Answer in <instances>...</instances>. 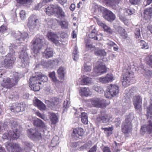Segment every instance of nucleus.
I'll return each instance as SVG.
<instances>
[{
    "mask_svg": "<svg viewBox=\"0 0 152 152\" xmlns=\"http://www.w3.org/2000/svg\"><path fill=\"white\" fill-rule=\"evenodd\" d=\"M18 48H20L19 58L21 60V61L18 63V67L24 68L29 66V60L28 53L29 50L28 49L27 45L24 44L17 46L14 44H11L9 46V52L1 62V64L3 66L8 67L13 64L15 59V50Z\"/></svg>",
    "mask_w": 152,
    "mask_h": 152,
    "instance_id": "obj_1",
    "label": "nucleus"
},
{
    "mask_svg": "<svg viewBox=\"0 0 152 152\" xmlns=\"http://www.w3.org/2000/svg\"><path fill=\"white\" fill-rule=\"evenodd\" d=\"M21 77L20 74L17 73L14 75V77L11 79L7 76L3 78L1 82V86L7 88H10L13 86L17 84L20 78Z\"/></svg>",
    "mask_w": 152,
    "mask_h": 152,
    "instance_id": "obj_2",
    "label": "nucleus"
},
{
    "mask_svg": "<svg viewBox=\"0 0 152 152\" xmlns=\"http://www.w3.org/2000/svg\"><path fill=\"white\" fill-rule=\"evenodd\" d=\"M31 47L35 53H39L43 47L44 45L46 44L44 37L41 35L39 37H34L31 42Z\"/></svg>",
    "mask_w": 152,
    "mask_h": 152,
    "instance_id": "obj_3",
    "label": "nucleus"
},
{
    "mask_svg": "<svg viewBox=\"0 0 152 152\" xmlns=\"http://www.w3.org/2000/svg\"><path fill=\"white\" fill-rule=\"evenodd\" d=\"M4 132L2 138L3 139L15 140L18 138L20 135V131L16 128L12 129L9 127V129L3 131Z\"/></svg>",
    "mask_w": 152,
    "mask_h": 152,
    "instance_id": "obj_4",
    "label": "nucleus"
},
{
    "mask_svg": "<svg viewBox=\"0 0 152 152\" xmlns=\"http://www.w3.org/2000/svg\"><path fill=\"white\" fill-rule=\"evenodd\" d=\"M134 77L133 73L130 69H124L121 77L123 86L125 87L129 85L130 81L134 78Z\"/></svg>",
    "mask_w": 152,
    "mask_h": 152,
    "instance_id": "obj_5",
    "label": "nucleus"
},
{
    "mask_svg": "<svg viewBox=\"0 0 152 152\" xmlns=\"http://www.w3.org/2000/svg\"><path fill=\"white\" fill-rule=\"evenodd\" d=\"M18 126L17 122L13 118L7 119L3 123L0 124V132L9 129V127L12 129L16 128Z\"/></svg>",
    "mask_w": 152,
    "mask_h": 152,
    "instance_id": "obj_6",
    "label": "nucleus"
},
{
    "mask_svg": "<svg viewBox=\"0 0 152 152\" xmlns=\"http://www.w3.org/2000/svg\"><path fill=\"white\" fill-rule=\"evenodd\" d=\"M119 86L115 84H110L109 85L104 93L105 97L110 99L116 96L119 94Z\"/></svg>",
    "mask_w": 152,
    "mask_h": 152,
    "instance_id": "obj_7",
    "label": "nucleus"
},
{
    "mask_svg": "<svg viewBox=\"0 0 152 152\" xmlns=\"http://www.w3.org/2000/svg\"><path fill=\"white\" fill-rule=\"evenodd\" d=\"M147 118L148 119L147 124L141 127L140 132L141 133L144 134L147 132L148 134L152 132V115L147 114Z\"/></svg>",
    "mask_w": 152,
    "mask_h": 152,
    "instance_id": "obj_8",
    "label": "nucleus"
},
{
    "mask_svg": "<svg viewBox=\"0 0 152 152\" xmlns=\"http://www.w3.org/2000/svg\"><path fill=\"white\" fill-rule=\"evenodd\" d=\"M27 26L31 30L38 29L39 28V21L37 16L34 15H31L28 18Z\"/></svg>",
    "mask_w": 152,
    "mask_h": 152,
    "instance_id": "obj_9",
    "label": "nucleus"
},
{
    "mask_svg": "<svg viewBox=\"0 0 152 152\" xmlns=\"http://www.w3.org/2000/svg\"><path fill=\"white\" fill-rule=\"evenodd\" d=\"M27 132L28 137L33 141H38L42 138L41 133L36 129H28Z\"/></svg>",
    "mask_w": 152,
    "mask_h": 152,
    "instance_id": "obj_10",
    "label": "nucleus"
},
{
    "mask_svg": "<svg viewBox=\"0 0 152 152\" xmlns=\"http://www.w3.org/2000/svg\"><path fill=\"white\" fill-rule=\"evenodd\" d=\"M11 34L17 40L20 41H25L28 37V33L26 32L19 31L16 32L12 31Z\"/></svg>",
    "mask_w": 152,
    "mask_h": 152,
    "instance_id": "obj_11",
    "label": "nucleus"
},
{
    "mask_svg": "<svg viewBox=\"0 0 152 152\" xmlns=\"http://www.w3.org/2000/svg\"><path fill=\"white\" fill-rule=\"evenodd\" d=\"M5 147L9 152H22V149L19 144L7 142L5 143Z\"/></svg>",
    "mask_w": 152,
    "mask_h": 152,
    "instance_id": "obj_12",
    "label": "nucleus"
},
{
    "mask_svg": "<svg viewBox=\"0 0 152 152\" xmlns=\"http://www.w3.org/2000/svg\"><path fill=\"white\" fill-rule=\"evenodd\" d=\"M47 37L49 40L53 42L56 45H58L59 44L61 38L54 32H48L47 35Z\"/></svg>",
    "mask_w": 152,
    "mask_h": 152,
    "instance_id": "obj_13",
    "label": "nucleus"
},
{
    "mask_svg": "<svg viewBox=\"0 0 152 152\" xmlns=\"http://www.w3.org/2000/svg\"><path fill=\"white\" fill-rule=\"evenodd\" d=\"M103 16L105 20L110 22H113L116 18L115 15L111 11L107 9L104 11Z\"/></svg>",
    "mask_w": 152,
    "mask_h": 152,
    "instance_id": "obj_14",
    "label": "nucleus"
},
{
    "mask_svg": "<svg viewBox=\"0 0 152 152\" xmlns=\"http://www.w3.org/2000/svg\"><path fill=\"white\" fill-rule=\"evenodd\" d=\"M142 100L139 96H135L133 99V104L135 109L140 112L142 110Z\"/></svg>",
    "mask_w": 152,
    "mask_h": 152,
    "instance_id": "obj_15",
    "label": "nucleus"
},
{
    "mask_svg": "<svg viewBox=\"0 0 152 152\" xmlns=\"http://www.w3.org/2000/svg\"><path fill=\"white\" fill-rule=\"evenodd\" d=\"M84 133L83 129L82 128H78L73 129L72 136L73 138L77 140L79 137H81Z\"/></svg>",
    "mask_w": 152,
    "mask_h": 152,
    "instance_id": "obj_16",
    "label": "nucleus"
},
{
    "mask_svg": "<svg viewBox=\"0 0 152 152\" xmlns=\"http://www.w3.org/2000/svg\"><path fill=\"white\" fill-rule=\"evenodd\" d=\"M57 5L56 4H52L48 6L45 9L47 14L49 16L55 15Z\"/></svg>",
    "mask_w": 152,
    "mask_h": 152,
    "instance_id": "obj_17",
    "label": "nucleus"
},
{
    "mask_svg": "<svg viewBox=\"0 0 152 152\" xmlns=\"http://www.w3.org/2000/svg\"><path fill=\"white\" fill-rule=\"evenodd\" d=\"M96 20L99 26L102 27L104 29V31L111 34H112L113 31L109 26H107L105 23H102L99 19L97 18H96Z\"/></svg>",
    "mask_w": 152,
    "mask_h": 152,
    "instance_id": "obj_18",
    "label": "nucleus"
},
{
    "mask_svg": "<svg viewBox=\"0 0 152 152\" xmlns=\"http://www.w3.org/2000/svg\"><path fill=\"white\" fill-rule=\"evenodd\" d=\"M132 125L130 123H127L124 122L122 123L121 130L124 133H128L131 130Z\"/></svg>",
    "mask_w": 152,
    "mask_h": 152,
    "instance_id": "obj_19",
    "label": "nucleus"
},
{
    "mask_svg": "<svg viewBox=\"0 0 152 152\" xmlns=\"http://www.w3.org/2000/svg\"><path fill=\"white\" fill-rule=\"evenodd\" d=\"M113 75L111 74H107L104 77L99 78V81L102 83H106L111 82L114 80Z\"/></svg>",
    "mask_w": 152,
    "mask_h": 152,
    "instance_id": "obj_20",
    "label": "nucleus"
},
{
    "mask_svg": "<svg viewBox=\"0 0 152 152\" xmlns=\"http://www.w3.org/2000/svg\"><path fill=\"white\" fill-rule=\"evenodd\" d=\"M142 15L145 20H149L152 17V8H149L145 9Z\"/></svg>",
    "mask_w": 152,
    "mask_h": 152,
    "instance_id": "obj_21",
    "label": "nucleus"
},
{
    "mask_svg": "<svg viewBox=\"0 0 152 152\" xmlns=\"http://www.w3.org/2000/svg\"><path fill=\"white\" fill-rule=\"evenodd\" d=\"M80 95L82 96L87 97L91 95V93L88 88L81 87L79 90Z\"/></svg>",
    "mask_w": 152,
    "mask_h": 152,
    "instance_id": "obj_22",
    "label": "nucleus"
},
{
    "mask_svg": "<svg viewBox=\"0 0 152 152\" xmlns=\"http://www.w3.org/2000/svg\"><path fill=\"white\" fill-rule=\"evenodd\" d=\"M55 15L58 18L62 19L65 16V14L62 8L57 5Z\"/></svg>",
    "mask_w": 152,
    "mask_h": 152,
    "instance_id": "obj_23",
    "label": "nucleus"
},
{
    "mask_svg": "<svg viewBox=\"0 0 152 152\" xmlns=\"http://www.w3.org/2000/svg\"><path fill=\"white\" fill-rule=\"evenodd\" d=\"M53 55V50L52 48L48 47L43 53V56L46 58L52 57Z\"/></svg>",
    "mask_w": 152,
    "mask_h": 152,
    "instance_id": "obj_24",
    "label": "nucleus"
},
{
    "mask_svg": "<svg viewBox=\"0 0 152 152\" xmlns=\"http://www.w3.org/2000/svg\"><path fill=\"white\" fill-rule=\"evenodd\" d=\"M107 71L105 66L103 64V63L101 62L100 64L97 69L96 68V74L98 73L99 75L106 73Z\"/></svg>",
    "mask_w": 152,
    "mask_h": 152,
    "instance_id": "obj_25",
    "label": "nucleus"
},
{
    "mask_svg": "<svg viewBox=\"0 0 152 152\" xmlns=\"http://www.w3.org/2000/svg\"><path fill=\"white\" fill-rule=\"evenodd\" d=\"M106 106L105 100L102 98H96V107L103 108Z\"/></svg>",
    "mask_w": 152,
    "mask_h": 152,
    "instance_id": "obj_26",
    "label": "nucleus"
},
{
    "mask_svg": "<svg viewBox=\"0 0 152 152\" xmlns=\"http://www.w3.org/2000/svg\"><path fill=\"white\" fill-rule=\"evenodd\" d=\"M35 105L40 110H45L46 108V106L40 100L36 98L34 101Z\"/></svg>",
    "mask_w": 152,
    "mask_h": 152,
    "instance_id": "obj_27",
    "label": "nucleus"
},
{
    "mask_svg": "<svg viewBox=\"0 0 152 152\" xmlns=\"http://www.w3.org/2000/svg\"><path fill=\"white\" fill-rule=\"evenodd\" d=\"M49 107L53 110H57L59 107L58 99H55L53 100L50 103Z\"/></svg>",
    "mask_w": 152,
    "mask_h": 152,
    "instance_id": "obj_28",
    "label": "nucleus"
},
{
    "mask_svg": "<svg viewBox=\"0 0 152 152\" xmlns=\"http://www.w3.org/2000/svg\"><path fill=\"white\" fill-rule=\"evenodd\" d=\"M107 9L101 6L96 5V14L98 16L101 15L102 14L103 15L104 11Z\"/></svg>",
    "mask_w": 152,
    "mask_h": 152,
    "instance_id": "obj_29",
    "label": "nucleus"
},
{
    "mask_svg": "<svg viewBox=\"0 0 152 152\" xmlns=\"http://www.w3.org/2000/svg\"><path fill=\"white\" fill-rule=\"evenodd\" d=\"M29 83V84L37 83H41V82H39V78L37 76V72L35 73V75L32 76L30 78Z\"/></svg>",
    "mask_w": 152,
    "mask_h": 152,
    "instance_id": "obj_30",
    "label": "nucleus"
},
{
    "mask_svg": "<svg viewBox=\"0 0 152 152\" xmlns=\"http://www.w3.org/2000/svg\"><path fill=\"white\" fill-rule=\"evenodd\" d=\"M65 70V68L64 67H61L57 70L58 77L61 80H64Z\"/></svg>",
    "mask_w": 152,
    "mask_h": 152,
    "instance_id": "obj_31",
    "label": "nucleus"
},
{
    "mask_svg": "<svg viewBox=\"0 0 152 152\" xmlns=\"http://www.w3.org/2000/svg\"><path fill=\"white\" fill-rule=\"evenodd\" d=\"M33 124L35 126L42 128L43 127L45 126V124L42 121L38 118H37L34 121Z\"/></svg>",
    "mask_w": 152,
    "mask_h": 152,
    "instance_id": "obj_32",
    "label": "nucleus"
},
{
    "mask_svg": "<svg viewBox=\"0 0 152 152\" xmlns=\"http://www.w3.org/2000/svg\"><path fill=\"white\" fill-rule=\"evenodd\" d=\"M118 31L123 38L126 39L127 37V34L125 29L121 27H119L118 28Z\"/></svg>",
    "mask_w": 152,
    "mask_h": 152,
    "instance_id": "obj_33",
    "label": "nucleus"
},
{
    "mask_svg": "<svg viewBox=\"0 0 152 152\" xmlns=\"http://www.w3.org/2000/svg\"><path fill=\"white\" fill-rule=\"evenodd\" d=\"M50 118L51 122L53 124H56L58 121V118L55 113H51L50 114Z\"/></svg>",
    "mask_w": 152,
    "mask_h": 152,
    "instance_id": "obj_34",
    "label": "nucleus"
},
{
    "mask_svg": "<svg viewBox=\"0 0 152 152\" xmlns=\"http://www.w3.org/2000/svg\"><path fill=\"white\" fill-rule=\"evenodd\" d=\"M37 76L39 78V82H42L43 83L46 82L48 80V77L45 75L42 74V73L40 72H37Z\"/></svg>",
    "mask_w": 152,
    "mask_h": 152,
    "instance_id": "obj_35",
    "label": "nucleus"
},
{
    "mask_svg": "<svg viewBox=\"0 0 152 152\" xmlns=\"http://www.w3.org/2000/svg\"><path fill=\"white\" fill-rule=\"evenodd\" d=\"M79 52L78 51V48L76 45H75L73 50V59L75 61H77L78 59L79 55Z\"/></svg>",
    "mask_w": 152,
    "mask_h": 152,
    "instance_id": "obj_36",
    "label": "nucleus"
},
{
    "mask_svg": "<svg viewBox=\"0 0 152 152\" xmlns=\"http://www.w3.org/2000/svg\"><path fill=\"white\" fill-rule=\"evenodd\" d=\"M81 120L82 122L85 124H87L88 123L87 114L84 112L81 113Z\"/></svg>",
    "mask_w": 152,
    "mask_h": 152,
    "instance_id": "obj_37",
    "label": "nucleus"
},
{
    "mask_svg": "<svg viewBox=\"0 0 152 152\" xmlns=\"http://www.w3.org/2000/svg\"><path fill=\"white\" fill-rule=\"evenodd\" d=\"M86 49L87 50L91 51L94 50L95 46L90 43L89 39L88 40L87 42H86Z\"/></svg>",
    "mask_w": 152,
    "mask_h": 152,
    "instance_id": "obj_38",
    "label": "nucleus"
},
{
    "mask_svg": "<svg viewBox=\"0 0 152 152\" xmlns=\"http://www.w3.org/2000/svg\"><path fill=\"white\" fill-rule=\"evenodd\" d=\"M134 118V114L133 113H131L126 117L124 122L127 123H130V124H131L132 121Z\"/></svg>",
    "mask_w": 152,
    "mask_h": 152,
    "instance_id": "obj_39",
    "label": "nucleus"
},
{
    "mask_svg": "<svg viewBox=\"0 0 152 152\" xmlns=\"http://www.w3.org/2000/svg\"><path fill=\"white\" fill-rule=\"evenodd\" d=\"M19 107L17 108L16 110L17 111H23L25 110L26 108V105L25 103L23 102H22L18 103Z\"/></svg>",
    "mask_w": 152,
    "mask_h": 152,
    "instance_id": "obj_40",
    "label": "nucleus"
},
{
    "mask_svg": "<svg viewBox=\"0 0 152 152\" xmlns=\"http://www.w3.org/2000/svg\"><path fill=\"white\" fill-rule=\"evenodd\" d=\"M18 3L24 5H30L32 2V0H17Z\"/></svg>",
    "mask_w": 152,
    "mask_h": 152,
    "instance_id": "obj_41",
    "label": "nucleus"
},
{
    "mask_svg": "<svg viewBox=\"0 0 152 152\" xmlns=\"http://www.w3.org/2000/svg\"><path fill=\"white\" fill-rule=\"evenodd\" d=\"M142 72L143 75L146 77H149L151 76V72L147 69H142Z\"/></svg>",
    "mask_w": 152,
    "mask_h": 152,
    "instance_id": "obj_42",
    "label": "nucleus"
},
{
    "mask_svg": "<svg viewBox=\"0 0 152 152\" xmlns=\"http://www.w3.org/2000/svg\"><path fill=\"white\" fill-rule=\"evenodd\" d=\"M91 79L88 77L83 78L81 81V83L82 85H88L91 83Z\"/></svg>",
    "mask_w": 152,
    "mask_h": 152,
    "instance_id": "obj_43",
    "label": "nucleus"
},
{
    "mask_svg": "<svg viewBox=\"0 0 152 152\" xmlns=\"http://www.w3.org/2000/svg\"><path fill=\"white\" fill-rule=\"evenodd\" d=\"M23 145L25 148L31 149L33 146V144L32 142L28 141L23 142Z\"/></svg>",
    "mask_w": 152,
    "mask_h": 152,
    "instance_id": "obj_44",
    "label": "nucleus"
},
{
    "mask_svg": "<svg viewBox=\"0 0 152 152\" xmlns=\"http://www.w3.org/2000/svg\"><path fill=\"white\" fill-rule=\"evenodd\" d=\"M41 83L32 84H30L31 85V88L34 91H38L39 90L40 88L39 86V84Z\"/></svg>",
    "mask_w": 152,
    "mask_h": 152,
    "instance_id": "obj_45",
    "label": "nucleus"
},
{
    "mask_svg": "<svg viewBox=\"0 0 152 152\" xmlns=\"http://www.w3.org/2000/svg\"><path fill=\"white\" fill-rule=\"evenodd\" d=\"M92 145V142L89 141L80 147V149H88L90 148Z\"/></svg>",
    "mask_w": 152,
    "mask_h": 152,
    "instance_id": "obj_46",
    "label": "nucleus"
},
{
    "mask_svg": "<svg viewBox=\"0 0 152 152\" xmlns=\"http://www.w3.org/2000/svg\"><path fill=\"white\" fill-rule=\"evenodd\" d=\"M100 118L103 123H106L108 122L110 120L111 118L110 116H109L107 115L106 114L102 116Z\"/></svg>",
    "mask_w": 152,
    "mask_h": 152,
    "instance_id": "obj_47",
    "label": "nucleus"
},
{
    "mask_svg": "<svg viewBox=\"0 0 152 152\" xmlns=\"http://www.w3.org/2000/svg\"><path fill=\"white\" fill-rule=\"evenodd\" d=\"M18 103H13L12 105L10 107V110L11 111L13 112H19L20 111H17L16 110L17 108H18Z\"/></svg>",
    "mask_w": 152,
    "mask_h": 152,
    "instance_id": "obj_48",
    "label": "nucleus"
},
{
    "mask_svg": "<svg viewBox=\"0 0 152 152\" xmlns=\"http://www.w3.org/2000/svg\"><path fill=\"white\" fill-rule=\"evenodd\" d=\"M106 52L104 49L99 50L96 52V54L100 56H104L106 55Z\"/></svg>",
    "mask_w": 152,
    "mask_h": 152,
    "instance_id": "obj_49",
    "label": "nucleus"
},
{
    "mask_svg": "<svg viewBox=\"0 0 152 152\" xmlns=\"http://www.w3.org/2000/svg\"><path fill=\"white\" fill-rule=\"evenodd\" d=\"M49 77L54 82H57L58 80L55 76V73L54 72L49 73Z\"/></svg>",
    "mask_w": 152,
    "mask_h": 152,
    "instance_id": "obj_50",
    "label": "nucleus"
},
{
    "mask_svg": "<svg viewBox=\"0 0 152 152\" xmlns=\"http://www.w3.org/2000/svg\"><path fill=\"white\" fill-rule=\"evenodd\" d=\"M140 45L142 49H148L149 47L148 44L143 40H140Z\"/></svg>",
    "mask_w": 152,
    "mask_h": 152,
    "instance_id": "obj_51",
    "label": "nucleus"
},
{
    "mask_svg": "<svg viewBox=\"0 0 152 152\" xmlns=\"http://www.w3.org/2000/svg\"><path fill=\"white\" fill-rule=\"evenodd\" d=\"M134 34L135 37L136 38L138 39L139 40H140L141 38L140 36V31L139 28H136L135 29Z\"/></svg>",
    "mask_w": 152,
    "mask_h": 152,
    "instance_id": "obj_52",
    "label": "nucleus"
},
{
    "mask_svg": "<svg viewBox=\"0 0 152 152\" xmlns=\"http://www.w3.org/2000/svg\"><path fill=\"white\" fill-rule=\"evenodd\" d=\"M91 28H93V29H92L91 31V32L89 34H88V36L89 38L91 39H95V27H93V26H91Z\"/></svg>",
    "mask_w": 152,
    "mask_h": 152,
    "instance_id": "obj_53",
    "label": "nucleus"
},
{
    "mask_svg": "<svg viewBox=\"0 0 152 152\" xmlns=\"http://www.w3.org/2000/svg\"><path fill=\"white\" fill-rule=\"evenodd\" d=\"M119 19L122 21L125 24H127L128 23V20L124 16L122 15H118Z\"/></svg>",
    "mask_w": 152,
    "mask_h": 152,
    "instance_id": "obj_54",
    "label": "nucleus"
},
{
    "mask_svg": "<svg viewBox=\"0 0 152 152\" xmlns=\"http://www.w3.org/2000/svg\"><path fill=\"white\" fill-rule=\"evenodd\" d=\"M70 105V102L67 100H66L64 101V105L63 107V109L64 110L63 112L64 111H66L67 109L69 107Z\"/></svg>",
    "mask_w": 152,
    "mask_h": 152,
    "instance_id": "obj_55",
    "label": "nucleus"
},
{
    "mask_svg": "<svg viewBox=\"0 0 152 152\" xmlns=\"http://www.w3.org/2000/svg\"><path fill=\"white\" fill-rule=\"evenodd\" d=\"M125 10L126 12L129 15L133 14L136 11V10L133 8L126 9Z\"/></svg>",
    "mask_w": 152,
    "mask_h": 152,
    "instance_id": "obj_56",
    "label": "nucleus"
},
{
    "mask_svg": "<svg viewBox=\"0 0 152 152\" xmlns=\"http://www.w3.org/2000/svg\"><path fill=\"white\" fill-rule=\"evenodd\" d=\"M59 24L62 29L68 28V23L65 21H62L60 22Z\"/></svg>",
    "mask_w": 152,
    "mask_h": 152,
    "instance_id": "obj_57",
    "label": "nucleus"
},
{
    "mask_svg": "<svg viewBox=\"0 0 152 152\" xmlns=\"http://www.w3.org/2000/svg\"><path fill=\"white\" fill-rule=\"evenodd\" d=\"M20 17L21 20H23L25 19L26 17V13L24 10H21L19 13Z\"/></svg>",
    "mask_w": 152,
    "mask_h": 152,
    "instance_id": "obj_58",
    "label": "nucleus"
},
{
    "mask_svg": "<svg viewBox=\"0 0 152 152\" xmlns=\"http://www.w3.org/2000/svg\"><path fill=\"white\" fill-rule=\"evenodd\" d=\"M83 69V70L84 71L89 72L91 70V67L90 65L85 64L84 65Z\"/></svg>",
    "mask_w": 152,
    "mask_h": 152,
    "instance_id": "obj_59",
    "label": "nucleus"
},
{
    "mask_svg": "<svg viewBox=\"0 0 152 152\" xmlns=\"http://www.w3.org/2000/svg\"><path fill=\"white\" fill-rule=\"evenodd\" d=\"M96 91L100 94L104 92V90L102 87L97 86L96 87Z\"/></svg>",
    "mask_w": 152,
    "mask_h": 152,
    "instance_id": "obj_60",
    "label": "nucleus"
},
{
    "mask_svg": "<svg viewBox=\"0 0 152 152\" xmlns=\"http://www.w3.org/2000/svg\"><path fill=\"white\" fill-rule=\"evenodd\" d=\"M45 5L44 3L41 1L36 6L35 9L36 10H39L42 6Z\"/></svg>",
    "mask_w": 152,
    "mask_h": 152,
    "instance_id": "obj_61",
    "label": "nucleus"
},
{
    "mask_svg": "<svg viewBox=\"0 0 152 152\" xmlns=\"http://www.w3.org/2000/svg\"><path fill=\"white\" fill-rule=\"evenodd\" d=\"M147 62V64L152 68V55L149 56Z\"/></svg>",
    "mask_w": 152,
    "mask_h": 152,
    "instance_id": "obj_62",
    "label": "nucleus"
},
{
    "mask_svg": "<svg viewBox=\"0 0 152 152\" xmlns=\"http://www.w3.org/2000/svg\"><path fill=\"white\" fill-rule=\"evenodd\" d=\"M141 0H130V3L132 4H139Z\"/></svg>",
    "mask_w": 152,
    "mask_h": 152,
    "instance_id": "obj_63",
    "label": "nucleus"
},
{
    "mask_svg": "<svg viewBox=\"0 0 152 152\" xmlns=\"http://www.w3.org/2000/svg\"><path fill=\"white\" fill-rule=\"evenodd\" d=\"M115 122L116 127L119 126L121 123V119L119 118H116L115 121Z\"/></svg>",
    "mask_w": 152,
    "mask_h": 152,
    "instance_id": "obj_64",
    "label": "nucleus"
}]
</instances>
